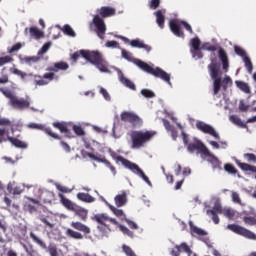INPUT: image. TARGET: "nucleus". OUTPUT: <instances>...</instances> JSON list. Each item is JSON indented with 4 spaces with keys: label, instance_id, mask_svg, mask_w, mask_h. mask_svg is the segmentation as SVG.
I'll return each mask as SVG.
<instances>
[{
    "label": "nucleus",
    "instance_id": "1",
    "mask_svg": "<svg viewBox=\"0 0 256 256\" xmlns=\"http://www.w3.org/2000/svg\"><path fill=\"white\" fill-rule=\"evenodd\" d=\"M156 135L157 132L155 131H132L130 134L132 149H141V147H145V144L149 143V141Z\"/></svg>",
    "mask_w": 256,
    "mask_h": 256
},
{
    "label": "nucleus",
    "instance_id": "2",
    "mask_svg": "<svg viewBox=\"0 0 256 256\" xmlns=\"http://www.w3.org/2000/svg\"><path fill=\"white\" fill-rule=\"evenodd\" d=\"M135 64L137 67H140L142 71H145L146 73H150V75H154V77H158L159 79H162L168 85H171V75L169 73L165 72L163 69L156 67L153 68V66L141 61V60H135Z\"/></svg>",
    "mask_w": 256,
    "mask_h": 256
},
{
    "label": "nucleus",
    "instance_id": "3",
    "mask_svg": "<svg viewBox=\"0 0 256 256\" xmlns=\"http://www.w3.org/2000/svg\"><path fill=\"white\" fill-rule=\"evenodd\" d=\"M92 219L98 223L97 229L100 231V233H102L103 237H107L109 231H111V228L107 223H111L112 225H119L117 219L111 218L105 213L96 214Z\"/></svg>",
    "mask_w": 256,
    "mask_h": 256
},
{
    "label": "nucleus",
    "instance_id": "4",
    "mask_svg": "<svg viewBox=\"0 0 256 256\" xmlns=\"http://www.w3.org/2000/svg\"><path fill=\"white\" fill-rule=\"evenodd\" d=\"M4 97L9 99V105L13 107V109H29L31 106V100L29 97L25 98H19L17 95L13 93L11 90H1Z\"/></svg>",
    "mask_w": 256,
    "mask_h": 256
},
{
    "label": "nucleus",
    "instance_id": "5",
    "mask_svg": "<svg viewBox=\"0 0 256 256\" xmlns=\"http://www.w3.org/2000/svg\"><path fill=\"white\" fill-rule=\"evenodd\" d=\"M208 71L213 79V93L217 95L221 91V66L217 62L208 65Z\"/></svg>",
    "mask_w": 256,
    "mask_h": 256
},
{
    "label": "nucleus",
    "instance_id": "6",
    "mask_svg": "<svg viewBox=\"0 0 256 256\" xmlns=\"http://www.w3.org/2000/svg\"><path fill=\"white\" fill-rule=\"evenodd\" d=\"M181 25H183V27L186 29V31H188L189 33H193V28L190 26L189 23H187L185 21H180L177 19H172L169 22V26H170L172 33H174V35H176V37H185V33L181 29Z\"/></svg>",
    "mask_w": 256,
    "mask_h": 256
},
{
    "label": "nucleus",
    "instance_id": "7",
    "mask_svg": "<svg viewBox=\"0 0 256 256\" xmlns=\"http://www.w3.org/2000/svg\"><path fill=\"white\" fill-rule=\"evenodd\" d=\"M181 25H183V27L186 29V31H188L189 33H193V28L190 26L189 23H187L185 21H180L177 19H172L169 22V26H170L172 33H174V35H176V37H185V33L181 29Z\"/></svg>",
    "mask_w": 256,
    "mask_h": 256
},
{
    "label": "nucleus",
    "instance_id": "8",
    "mask_svg": "<svg viewBox=\"0 0 256 256\" xmlns=\"http://www.w3.org/2000/svg\"><path fill=\"white\" fill-rule=\"evenodd\" d=\"M227 229H229V231H232L233 233H236V235H241L246 239H251L252 241H256V234L243 226H240L237 224H229L227 226Z\"/></svg>",
    "mask_w": 256,
    "mask_h": 256
},
{
    "label": "nucleus",
    "instance_id": "9",
    "mask_svg": "<svg viewBox=\"0 0 256 256\" xmlns=\"http://www.w3.org/2000/svg\"><path fill=\"white\" fill-rule=\"evenodd\" d=\"M96 27V33L100 39H105V32L107 31V26L105 25V21L102 19L101 16L95 15L92 23L90 24L91 27Z\"/></svg>",
    "mask_w": 256,
    "mask_h": 256
},
{
    "label": "nucleus",
    "instance_id": "10",
    "mask_svg": "<svg viewBox=\"0 0 256 256\" xmlns=\"http://www.w3.org/2000/svg\"><path fill=\"white\" fill-rule=\"evenodd\" d=\"M121 121H124L126 123H131L133 127H138L140 125H143V120L141 117H139L137 114L133 112H122L120 115Z\"/></svg>",
    "mask_w": 256,
    "mask_h": 256
},
{
    "label": "nucleus",
    "instance_id": "11",
    "mask_svg": "<svg viewBox=\"0 0 256 256\" xmlns=\"http://www.w3.org/2000/svg\"><path fill=\"white\" fill-rule=\"evenodd\" d=\"M80 54L83 59H86L92 65H95L103 58V54L99 51L81 50Z\"/></svg>",
    "mask_w": 256,
    "mask_h": 256
},
{
    "label": "nucleus",
    "instance_id": "12",
    "mask_svg": "<svg viewBox=\"0 0 256 256\" xmlns=\"http://www.w3.org/2000/svg\"><path fill=\"white\" fill-rule=\"evenodd\" d=\"M122 164L127 169H130V171H132L133 173H136V175H139L146 183H150L149 177H147V175H145V172H143V170L139 168V165L132 163L127 159H122Z\"/></svg>",
    "mask_w": 256,
    "mask_h": 256
},
{
    "label": "nucleus",
    "instance_id": "13",
    "mask_svg": "<svg viewBox=\"0 0 256 256\" xmlns=\"http://www.w3.org/2000/svg\"><path fill=\"white\" fill-rule=\"evenodd\" d=\"M196 128L199 131H202V133H206V135H211V137H214V139H221L217 130H215L213 126L206 124L205 122H196Z\"/></svg>",
    "mask_w": 256,
    "mask_h": 256
},
{
    "label": "nucleus",
    "instance_id": "14",
    "mask_svg": "<svg viewBox=\"0 0 256 256\" xmlns=\"http://www.w3.org/2000/svg\"><path fill=\"white\" fill-rule=\"evenodd\" d=\"M34 77H35V80H34L35 85H38L39 87H41L43 85H49V81H53V79H55V73L48 72V73H45L43 76L34 75Z\"/></svg>",
    "mask_w": 256,
    "mask_h": 256
},
{
    "label": "nucleus",
    "instance_id": "15",
    "mask_svg": "<svg viewBox=\"0 0 256 256\" xmlns=\"http://www.w3.org/2000/svg\"><path fill=\"white\" fill-rule=\"evenodd\" d=\"M188 151L190 153H193V151H200L202 155H211V151H209V148L205 146L202 142H195L188 145Z\"/></svg>",
    "mask_w": 256,
    "mask_h": 256
},
{
    "label": "nucleus",
    "instance_id": "16",
    "mask_svg": "<svg viewBox=\"0 0 256 256\" xmlns=\"http://www.w3.org/2000/svg\"><path fill=\"white\" fill-rule=\"evenodd\" d=\"M190 233L192 237H207L208 233L204 229H201L193 224L192 221L189 222Z\"/></svg>",
    "mask_w": 256,
    "mask_h": 256
},
{
    "label": "nucleus",
    "instance_id": "17",
    "mask_svg": "<svg viewBox=\"0 0 256 256\" xmlns=\"http://www.w3.org/2000/svg\"><path fill=\"white\" fill-rule=\"evenodd\" d=\"M217 213H221L223 216L227 217V219H235L237 217V211L232 208H221V206L216 207Z\"/></svg>",
    "mask_w": 256,
    "mask_h": 256
},
{
    "label": "nucleus",
    "instance_id": "18",
    "mask_svg": "<svg viewBox=\"0 0 256 256\" xmlns=\"http://www.w3.org/2000/svg\"><path fill=\"white\" fill-rule=\"evenodd\" d=\"M127 201H129V199L127 198V193L125 191H122L114 197L116 207H125Z\"/></svg>",
    "mask_w": 256,
    "mask_h": 256
},
{
    "label": "nucleus",
    "instance_id": "19",
    "mask_svg": "<svg viewBox=\"0 0 256 256\" xmlns=\"http://www.w3.org/2000/svg\"><path fill=\"white\" fill-rule=\"evenodd\" d=\"M70 225L76 231H81L82 233H85L86 235H89V233H91V228H89V226H87L79 221H73V222H71Z\"/></svg>",
    "mask_w": 256,
    "mask_h": 256
},
{
    "label": "nucleus",
    "instance_id": "20",
    "mask_svg": "<svg viewBox=\"0 0 256 256\" xmlns=\"http://www.w3.org/2000/svg\"><path fill=\"white\" fill-rule=\"evenodd\" d=\"M218 57L220 59V61H222V68L225 71V73H227V71H229V58L227 57V52H225V50L220 49L218 51Z\"/></svg>",
    "mask_w": 256,
    "mask_h": 256
},
{
    "label": "nucleus",
    "instance_id": "21",
    "mask_svg": "<svg viewBox=\"0 0 256 256\" xmlns=\"http://www.w3.org/2000/svg\"><path fill=\"white\" fill-rule=\"evenodd\" d=\"M69 69V64L67 62H56L53 67H49L46 71H53L57 73V71H67Z\"/></svg>",
    "mask_w": 256,
    "mask_h": 256
},
{
    "label": "nucleus",
    "instance_id": "22",
    "mask_svg": "<svg viewBox=\"0 0 256 256\" xmlns=\"http://www.w3.org/2000/svg\"><path fill=\"white\" fill-rule=\"evenodd\" d=\"M108 207L112 213L118 217V219H121V221H127V215L123 211V209H119L111 204H108Z\"/></svg>",
    "mask_w": 256,
    "mask_h": 256
},
{
    "label": "nucleus",
    "instance_id": "23",
    "mask_svg": "<svg viewBox=\"0 0 256 256\" xmlns=\"http://www.w3.org/2000/svg\"><path fill=\"white\" fill-rule=\"evenodd\" d=\"M77 217L81 219V221H87V217L89 215V210L82 207H74L72 210Z\"/></svg>",
    "mask_w": 256,
    "mask_h": 256
},
{
    "label": "nucleus",
    "instance_id": "24",
    "mask_svg": "<svg viewBox=\"0 0 256 256\" xmlns=\"http://www.w3.org/2000/svg\"><path fill=\"white\" fill-rule=\"evenodd\" d=\"M119 81L124 84L125 87L131 89L132 91H137V86L133 81L129 80V78L125 77L123 73L120 72L119 74Z\"/></svg>",
    "mask_w": 256,
    "mask_h": 256
},
{
    "label": "nucleus",
    "instance_id": "25",
    "mask_svg": "<svg viewBox=\"0 0 256 256\" xmlns=\"http://www.w3.org/2000/svg\"><path fill=\"white\" fill-rule=\"evenodd\" d=\"M117 10H115V8L113 7H101L99 10H98V13L100 15V17H113V15H115Z\"/></svg>",
    "mask_w": 256,
    "mask_h": 256
},
{
    "label": "nucleus",
    "instance_id": "26",
    "mask_svg": "<svg viewBox=\"0 0 256 256\" xmlns=\"http://www.w3.org/2000/svg\"><path fill=\"white\" fill-rule=\"evenodd\" d=\"M58 197L60 199V203H62V205L66 209H68V211H73L75 209V205L73 204V202L68 198H66L65 195H63L62 193H59Z\"/></svg>",
    "mask_w": 256,
    "mask_h": 256
},
{
    "label": "nucleus",
    "instance_id": "27",
    "mask_svg": "<svg viewBox=\"0 0 256 256\" xmlns=\"http://www.w3.org/2000/svg\"><path fill=\"white\" fill-rule=\"evenodd\" d=\"M154 15L156 16L157 25L160 29H163L165 27V10H158Z\"/></svg>",
    "mask_w": 256,
    "mask_h": 256
},
{
    "label": "nucleus",
    "instance_id": "28",
    "mask_svg": "<svg viewBox=\"0 0 256 256\" xmlns=\"http://www.w3.org/2000/svg\"><path fill=\"white\" fill-rule=\"evenodd\" d=\"M176 249L178 253H185L188 256H195V253H193V250H191V247H189L187 243H181L180 245L176 246Z\"/></svg>",
    "mask_w": 256,
    "mask_h": 256
},
{
    "label": "nucleus",
    "instance_id": "29",
    "mask_svg": "<svg viewBox=\"0 0 256 256\" xmlns=\"http://www.w3.org/2000/svg\"><path fill=\"white\" fill-rule=\"evenodd\" d=\"M94 65L99 69V71H101V73H111L109 70V63H107L103 58Z\"/></svg>",
    "mask_w": 256,
    "mask_h": 256
},
{
    "label": "nucleus",
    "instance_id": "30",
    "mask_svg": "<svg viewBox=\"0 0 256 256\" xmlns=\"http://www.w3.org/2000/svg\"><path fill=\"white\" fill-rule=\"evenodd\" d=\"M77 199H79V201H83V203L95 202V197L91 196L89 193L79 192L77 194Z\"/></svg>",
    "mask_w": 256,
    "mask_h": 256
},
{
    "label": "nucleus",
    "instance_id": "31",
    "mask_svg": "<svg viewBox=\"0 0 256 256\" xmlns=\"http://www.w3.org/2000/svg\"><path fill=\"white\" fill-rule=\"evenodd\" d=\"M8 141H10L14 147H18L20 149H27V143L24 142V141H21L15 137H11V136H8L7 137Z\"/></svg>",
    "mask_w": 256,
    "mask_h": 256
},
{
    "label": "nucleus",
    "instance_id": "32",
    "mask_svg": "<svg viewBox=\"0 0 256 256\" xmlns=\"http://www.w3.org/2000/svg\"><path fill=\"white\" fill-rule=\"evenodd\" d=\"M206 157H210V159H208L209 163H211L213 169H221V161H219V159L217 157H215V155H213L210 152V155H206Z\"/></svg>",
    "mask_w": 256,
    "mask_h": 256
},
{
    "label": "nucleus",
    "instance_id": "33",
    "mask_svg": "<svg viewBox=\"0 0 256 256\" xmlns=\"http://www.w3.org/2000/svg\"><path fill=\"white\" fill-rule=\"evenodd\" d=\"M231 199H232L233 203H236V205H240L241 207H245V203L241 199V195H239V192L231 191Z\"/></svg>",
    "mask_w": 256,
    "mask_h": 256
},
{
    "label": "nucleus",
    "instance_id": "34",
    "mask_svg": "<svg viewBox=\"0 0 256 256\" xmlns=\"http://www.w3.org/2000/svg\"><path fill=\"white\" fill-rule=\"evenodd\" d=\"M130 45L132 47H138V49H145L146 51H151L150 46L146 45L145 43H143V41L141 40H132L130 42Z\"/></svg>",
    "mask_w": 256,
    "mask_h": 256
},
{
    "label": "nucleus",
    "instance_id": "35",
    "mask_svg": "<svg viewBox=\"0 0 256 256\" xmlns=\"http://www.w3.org/2000/svg\"><path fill=\"white\" fill-rule=\"evenodd\" d=\"M29 31L31 37H33L34 39H41L42 37H44L43 31L39 30V28L37 27H30Z\"/></svg>",
    "mask_w": 256,
    "mask_h": 256
},
{
    "label": "nucleus",
    "instance_id": "36",
    "mask_svg": "<svg viewBox=\"0 0 256 256\" xmlns=\"http://www.w3.org/2000/svg\"><path fill=\"white\" fill-rule=\"evenodd\" d=\"M237 165L242 169V171H250L251 173H256V166L249 165L240 161L237 162Z\"/></svg>",
    "mask_w": 256,
    "mask_h": 256
},
{
    "label": "nucleus",
    "instance_id": "37",
    "mask_svg": "<svg viewBox=\"0 0 256 256\" xmlns=\"http://www.w3.org/2000/svg\"><path fill=\"white\" fill-rule=\"evenodd\" d=\"M236 85L240 91H243V93H251V87H249V84L243 81H236Z\"/></svg>",
    "mask_w": 256,
    "mask_h": 256
},
{
    "label": "nucleus",
    "instance_id": "38",
    "mask_svg": "<svg viewBox=\"0 0 256 256\" xmlns=\"http://www.w3.org/2000/svg\"><path fill=\"white\" fill-rule=\"evenodd\" d=\"M163 124H164L165 129H166L169 133H171V136H172V138H173L174 141H175V139H177V131H175V128H173V126H171V124H170L169 121H167V120H163Z\"/></svg>",
    "mask_w": 256,
    "mask_h": 256
},
{
    "label": "nucleus",
    "instance_id": "39",
    "mask_svg": "<svg viewBox=\"0 0 256 256\" xmlns=\"http://www.w3.org/2000/svg\"><path fill=\"white\" fill-rule=\"evenodd\" d=\"M66 235L68 237H71L72 239H78V240L83 239V234H81L80 232H77L71 228H68L66 230Z\"/></svg>",
    "mask_w": 256,
    "mask_h": 256
},
{
    "label": "nucleus",
    "instance_id": "40",
    "mask_svg": "<svg viewBox=\"0 0 256 256\" xmlns=\"http://www.w3.org/2000/svg\"><path fill=\"white\" fill-rule=\"evenodd\" d=\"M53 127H55L56 129H59L61 133L69 132V128H67V123L65 122H54Z\"/></svg>",
    "mask_w": 256,
    "mask_h": 256
},
{
    "label": "nucleus",
    "instance_id": "41",
    "mask_svg": "<svg viewBox=\"0 0 256 256\" xmlns=\"http://www.w3.org/2000/svg\"><path fill=\"white\" fill-rule=\"evenodd\" d=\"M217 207H215L213 210H208L207 215H212V220L215 223V225H219V216L217 215Z\"/></svg>",
    "mask_w": 256,
    "mask_h": 256
},
{
    "label": "nucleus",
    "instance_id": "42",
    "mask_svg": "<svg viewBox=\"0 0 256 256\" xmlns=\"http://www.w3.org/2000/svg\"><path fill=\"white\" fill-rule=\"evenodd\" d=\"M9 193H12L13 195H21L23 193V188L21 186H14L11 185L8 186Z\"/></svg>",
    "mask_w": 256,
    "mask_h": 256
},
{
    "label": "nucleus",
    "instance_id": "43",
    "mask_svg": "<svg viewBox=\"0 0 256 256\" xmlns=\"http://www.w3.org/2000/svg\"><path fill=\"white\" fill-rule=\"evenodd\" d=\"M243 62L245 63V67L248 73H253V63L251 62V59L247 56H244Z\"/></svg>",
    "mask_w": 256,
    "mask_h": 256
},
{
    "label": "nucleus",
    "instance_id": "44",
    "mask_svg": "<svg viewBox=\"0 0 256 256\" xmlns=\"http://www.w3.org/2000/svg\"><path fill=\"white\" fill-rule=\"evenodd\" d=\"M230 121L231 123H234V125H237L238 127H245V124L243 123V121H241V118H239L236 115L230 116Z\"/></svg>",
    "mask_w": 256,
    "mask_h": 256
},
{
    "label": "nucleus",
    "instance_id": "45",
    "mask_svg": "<svg viewBox=\"0 0 256 256\" xmlns=\"http://www.w3.org/2000/svg\"><path fill=\"white\" fill-rule=\"evenodd\" d=\"M14 59L13 57L6 55V56H2L0 57V67H3V65H7L9 63H13Z\"/></svg>",
    "mask_w": 256,
    "mask_h": 256
},
{
    "label": "nucleus",
    "instance_id": "46",
    "mask_svg": "<svg viewBox=\"0 0 256 256\" xmlns=\"http://www.w3.org/2000/svg\"><path fill=\"white\" fill-rule=\"evenodd\" d=\"M30 237H31V239H33V241H35V243L40 245V247H43V249H45L47 247L45 242H43V240H41L39 237H37V235H35V233L31 232Z\"/></svg>",
    "mask_w": 256,
    "mask_h": 256
},
{
    "label": "nucleus",
    "instance_id": "47",
    "mask_svg": "<svg viewBox=\"0 0 256 256\" xmlns=\"http://www.w3.org/2000/svg\"><path fill=\"white\" fill-rule=\"evenodd\" d=\"M51 45H53V43L51 42H46L42 48L38 51V55L42 56L45 55V53H47L49 51V49H51Z\"/></svg>",
    "mask_w": 256,
    "mask_h": 256
},
{
    "label": "nucleus",
    "instance_id": "48",
    "mask_svg": "<svg viewBox=\"0 0 256 256\" xmlns=\"http://www.w3.org/2000/svg\"><path fill=\"white\" fill-rule=\"evenodd\" d=\"M233 85V80L229 76H225L224 79L222 80V87L224 90L227 89V87H231Z\"/></svg>",
    "mask_w": 256,
    "mask_h": 256
},
{
    "label": "nucleus",
    "instance_id": "49",
    "mask_svg": "<svg viewBox=\"0 0 256 256\" xmlns=\"http://www.w3.org/2000/svg\"><path fill=\"white\" fill-rule=\"evenodd\" d=\"M23 47V44L21 42H18L16 44H14L12 47L8 48V53H15L17 51H19L21 48Z\"/></svg>",
    "mask_w": 256,
    "mask_h": 256
},
{
    "label": "nucleus",
    "instance_id": "50",
    "mask_svg": "<svg viewBox=\"0 0 256 256\" xmlns=\"http://www.w3.org/2000/svg\"><path fill=\"white\" fill-rule=\"evenodd\" d=\"M63 32L65 33V35H69V37H75V31L69 25H65L63 27Z\"/></svg>",
    "mask_w": 256,
    "mask_h": 256
},
{
    "label": "nucleus",
    "instance_id": "51",
    "mask_svg": "<svg viewBox=\"0 0 256 256\" xmlns=\"http://www.w3.org/2000/svg\"><path fill=\"white\" fill-rule=\"evenodd\" d=\"M11 73H13V75H18V77H20L22 80L25 79V77H27V73L26 72H23L17 68H13L11 70Z\"/></svg>",
    "mask_w": 256,
    "mask_h": 256
},
{
    "label": "nucleus",
    "instance_id": "52",
    "mask_svg": "<svg viewBox=\"0 0 256 256\" xmlns=\"http://www.w3.org/2000/svg\"><path fill=\"white\" fill-rule=\"evenodd\" d=\"M141 94L143 95V97H146L148 99H153V97H155V93L149 89H143L141 91Z\"/></svg>",
    "mask_w": 256,
    "mask_h": 256
},
{
    "label": "nucleus",
    "instance_id": "53",
    "mask_svg": "<svg viewBox=\"0 0 256 256\" xmlns=\"http://www.w3.org/2000/svg\"><path fill=\"white\" fill-rule=\"evenodd\" d=\"M191 45L194 51H199V47H201V40H199V38H193L191 40Z\"/></svg>",
    "mask_w": 256,
    "mask_h": 256
},
{
    "label": "nucleus",
    "instance_id": "54",
    "mask_svg": "<svg viewBox=\"0 0 256 256\" xmlns=\"http://www.w3.org/2000/svg\"><path fill=\"white\" fill-rule=\"evenodd\" d=\"M224 169L232 175L237 174V168H235V166H233L232 164H225Z\"/></svg>",
    "mask_w": 256,
    "mask_h": 256
},
{
    "label": "nucleus",
    "instance_id": "55",
    "mask_svg": "<svg viewBox=\"0 0 256 256\" xmlns=\"http://www.w3.org/2000/svg\"><path fill=\"white\" fill-rule=\"evenodd\" d=\"M73 131L76 133L79 137H83L85 135V130L81 126L74 125Z\"/></svg>",
    "mask_w": 256,
    "mask_h": 256
},
{
    "label": "nucleus",
    "instance_id": "56",
    "mask_svg": "<svg viewBox=\"0 0 256 256\" xmlns=\"http://www.w3.org/2000/svg\"><path fill=\"white\" fill-rule=\"evenodd\" d=\"M243 221L246 225H256V218L253 216L244 217Z\"/></svg>",
    "mask_w": 256,
    "mask_h": 256
},
{
    "label": "nucleus",
    "instance_id": "57",
    "mask_svg": "<svg viewBox=\"0 0 256 256\" xmlns=\"http://www.w3.org/2000/svg\"><path fill=\"white\" fill-rule=\"evenodd\" d=\"M27 127L28 129H36L38 131H43L44 129L43 124H38V123H29Z\"/></svg>",
    "mask_w": 256,
    "mask_h": 256
},
{
    "label": "nucleus",
    "instance_id": "58",
    "mask_svg": "<svg viewBox=\"0 0 256 256\" xmlns=\"http://www.w3.org/2000/svg\"><path fill=\"white\" fill-rule=\"evenodd\" d=\"M245 159L248 163H256V155L253 153H246L244 154Z\"/></svg>",
    "mask_w": 256,
    "mask_h": 256
},
{
    "label": "nucleus",
    "instance_id": "59",
    "mask_svg": "<svg viewBox=\"0 0 256 256\" xmlns=\"http://www.w3.org/2000/svg\"><path fill=\"white\" fill-rule=\"evenodd\" d=\"M105 46L111 49H119V42L111 40L106 42Z\"/></svg>",
    "mask_w": 256,
    "mask_h": 256
},
{
    "label": "nucleus",
    "instance_id": "60",
    "mask_svg": "<svg viewBox=\"0 0 256 256\" xmlns=\"http://www.w3.org/2000/svg\"><path fill=\"white\" fill-rule=\"evenodd\" d=\"M120 231H122V233H124V235H128L129 237H133V232H131V230H129V228L118 224Z\"/></svg>",
    "mask_w": 256,
    "mask_h": 256
},
{
    "label": "nucleus",
    "instance_id": "61",
    "mask_svg": "<svg viewBox=\"0 0 256 256\" xmlns=\"http://www.w3.org/2000/svg\"><path fill=\"white\" fill-rule=\"evenodd\" d=\"M44 132L46 133V135H49V137H52L53 139H61V137H59V134H55L53 130H51V128L44 129Z\"/></svg>",
    "mask_w": 256,
    "mask_h": 256
},
{
    "label": "nucleus",
    "instance_id": "62",
    "mask_svg": "<svg viewBox=\"0 0 256 256\" xmlns=\"http://www.w3.org/2000/svg\"><path fill=\"white\" fill-rule=\"evenodd\" d=\"M122 249H123V252L125 253V255H127V256H135V252H133L131 247H129L127 245H123Z\"/></svg>",
    "mask_w": 256,
    "mask_h": 256
},
{
    "label": "nucleus",
    "instance_id": "63",
    "mask_svg": "<svg viewBox=\"0 0 256 256\" xmlns=\"http://www.w3.org/2000/svg\"><path fill=\"white\" fill-rule=\"evenodd\" d=\"M239 110L242 112H247L249 111V105L245 103V100H240L239 102Z\"/></svg>",
    "mask_w": 256,
    "mask_h": 256
},
{
    "label": "nucleus",
    "instance_id": "64",
    "mask_svg": "<svg viewBox=\"0 0 256 256\" xmlns=\"http://www.w3.org/2000/svg\"><path fill=\"white\" fill-rule=\"evenodd\" d=\"M122 57L127 59V61H133V55L127 50H122Z\"/></svg>",
    "mask_w": 256,
    "mask_h": 256
}]
</instances>
